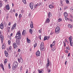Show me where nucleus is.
Wrapping results in <instances>:
<instances>
[{
	"label": "nucleus",
	"mask_w": 73,
	"mask_h": 73,
	"mask_svg": "<svg viewBox=\"0 0 73 73\" xmlns=\"http://www.w3.org/2000/svg\"><path fill=\"white\" fill-rule=\"evenodd\" d=\"M15 38L16 39L18 40H20L21 38V33H20V31H19L17 33Z\"/></svg>",
	"instance_id": "obj_1"
},
{
	"label": "nucleus",
	"mask_w": 73,
	"mask_h": 73,
	"mask_svg": "<svg viewBox=\"0 0 73 73\" xmlns=\"http://www.w3.org/2000/svg\"><path fill=\"white\" fill-rule=\"evenodd\" d=\"M18 66V62H14L13 63V66H12V69L14 70H15L17 68Z\"/></svg>",
	"instance_id": "obj_2"
},
{
	"label": "nucleus",
	"mask_w": 73,
	"mask_h": 73,
	"mask_svg": "<svg viewBox=\"0 0 73 73\" xmlns=\"http://www.w3.org/2000/svg\"><path fill=\"white\" fill-rule=\"evenodd\" d=\"M40 48L41 51H42L43 50H45L44 49V42H42L40 46Z\"/></svg>",
	"instance_id": "obj_3"
},
{
	"label": "nucleus",
	"mask_w": 73,
	"mask_h": 73,
	"mask_svg": "<svg viewBox=\"0 0 73 73\" xmlns=\"http://www.w3.org/2000/svg\"><path fill=\"white\" fill-rule=\"evenodd\" d=\"M60 32V29L59 27H56L55 29V33L56 34H58Z\"/></svg>",
	"instance_id": "obj_4"
},
{
	"label": "nucleus",
	"mask_w": 73,
	"mask_h": 73,
	"mask_svg": "<svg viewBox=\"0 0 73 73\" xmlns=\"http://www.w3.org/2000/svg\"><path fill=\"white\" fill-rule=\"evenodd\" d=\"M18 45H19L20 44V39H16V43Z\"/></svg>",
	"instance_id": "obj_5"
},
{
	"label": "nucleus",
	"mask_w": 73,
	"mask_h": 73,
	"mask_svg": "<svg viewBox=\"0 0 73 73\" xmlns=\"http://www.w3.org/2000/svg\"><path fill=\"white\" fill-rule=\"evenodd\" d=\"M18 61L20 63V62H21L22 63L23 62V58H21V57H19V58L18 59Z\"/></svg>",
	"instance_id": "obj_6"
},
{
	"label": "nucleus",
	"mask_w": 73,
	"mask_h": 73,
	"mask_svg": "<svg viewBox=\"0 0 73 73\" xmlns=\"http://www.w3.org/2000/svg\"><path fill=\"white\" fill-rule=\"evenodd\" d=\"M33 3H30V4L29 5V6L31 8V9H32H32H33Z\"/></svg>",
	"instance_id": "obj_7"
},
{
	"label": "nucleus",
	"mask_w": 73,
	"mask_h": 73,
	"mask_svg": "<svg viewBox=\"0 0 73 73\" xmlns=\"http://www.w3.org/2000/svg\"><path fill=\"white\" fill-rule=\"evenodd\" d=\"M16 23H15L14 25H13V26L11 27V31H13L14 29H15V28H16Z\"/></svg>",
	"instance_id": "obj_8"
},
{
	"label": "nucleus",
	"mask_w": 73,
	"mask_h": 73,
	"mask_svg": "<svg viewBox=\"0 0 73 73\" xmlns=\"http://www.w3.org/2000/svg\"><path fill=\"white\" fill-rule=\"evenodd\" d=\"M50 62L49 61V59H47V63L46 64V68H48L49 66V63Z\"/></svg>",
	"instance_id": "obj_9"
},
{
	"label": "nucleus",
	"mask_w": 73,
	"mask_h": 73,
	"mask_svg": "<svg viewBox=\"0 0 73 73\" xmlns=\"http://www.w3.org/2000/svg\"><path fill=\"white\" fill-rule=\"evenodd\" d=\"M0 28L1 29H3V28H4V23H2L0 25Z\"/></svg>",
	"instance_id": "obj_10"
},
{
	"label": "nucleus",
	"mask_w": 73,
	"mask_h": 73,
	"mask_svg": "<svg viewBox=\"0 0 73 73\" xmlns=\"http://www.w3.org/2000/svg\"><path fill=\"white\" fill-rule=\"evenodd\" d=\"M36 56H40V52L39 50H38L36 52Z\"/></svg>",
	"instance_id": "obj_11"
},
{
	"label": "nucleus",
	"mask_w": 73,
	"mask_h": 73,
	"mask_svg": "<svg viewBox=\"0 0 73 73\" xmlns=\"http://www.w3.org/2000/svg\"><path fill=\"white\" fill-rule=\"evenodd\" d=\"M0 38L1 39V42L3 43V40H4V37L3 36V35H1L0 36Z\"/></svg>",
	"instance_id": "obj_12"
},
{
	"label": "nucleus",
	"mask_w": 73,
	"mask_h": 73,
	"mask_svg": "<svg viewBox=\"0 0 73 73\" xmlns=\"http://www.w3.org/2000/svg\"><path fill=\"white\" fill-rule=\"evenodd\" d=\"M13 46H14V49H16V48L18 47L17 44H16V43H14V44H13Z\"/></svg>",
	"instance_id": "obj_13"
},
{
	"label": "nucleus",
	"mask_w": 73,
	"mask_h": 73,
	"mask_svg": "<svg viewBox=\"0 0 73 73\" xmlns=\"http://www.w3.org/2000/svg\"><path fill=\"white\" fill-rule=\"evenodd\" d=\"M30 27L31 28H33V22H32V21H31V23H30Z\"/></svg>",
	"instance_id": "obj_14"
},
{
	"label": "nucleus",
	"mask_w": 73,
	"mask_h": 73,
	"mask_svg": "<svg viewBox=\"0 0 73 73\" xmlns=\"http://www.w3.org/2000/svg\"><path fill=\"white\" fill-rule=\"evenodd\" d=\"M5 54L6 57H7L8 56V52L6 50L5 51Z\"/></svg>",
	"instance_id": "obj_15"
},
{
	"label": "nucleus",
	"mask_w": 73,
	"mask_h": 73,
	"mask_svg": "<svg viewBox=\"0 0 73 73\" xmlns=\"http://www.w3.org/2000/svg\"><path fill=\"white\" fill-rule=\"evenodd\" d=\"M25 33H26V30H23V31L22 33V35H23V36H25Z\"/></svg>",
	"instance_id": "obj_16"
},
{
	"label": "nucleus",
	"mask_w": 73,
	"mask_h": 73,
	"mask_svg": "<svg viewBox=\"0 0 73 73\" xmlns=\"http://www.w3.org/2000/svg\"><path fill=\"white\" fill-rule=\"evenodd\" d=\"M29 32L31 35H32L33 34V29H31L29 30Z\"/></svg>",
	"instance_id": "obj_17"
},
{
	"label": "nucleus",
	"mask_w": 73,
	"mask_h": 73,
	"mask_svg": "<svg viewBox=\"0 0 73 73\" xmlns=\"http://www.w3.org/2000/svg\"><path fill=\"white\" fill-rule=\"evenodd\" d=\"M49 7L50 9H53L54 8V6L52 5H49Z\"/></svg>",
	"instance_id": "obj_18"
},
{
	"label": "nucleus",
	"mask_w": 73,
	"mask_h": 73,
	"mask_svg": "<svg viewBox=\"0 0 73 73\" xmlns=\"http://www.w3.org/2000/svg\"><path fill=\"white\" fill-rule=\"evenodd\" d=\"M64 17H68V13H67L66 12H65L64 13Z\"/></svg>",
	"instance_id": "obj_19"
},
{
	"label": "nucleus",
	"mask_w": 73,
	"mask_h": 73,
	"mask_svg": "<svg viewBox=\"0 0 73 73\" xmlns=\"http://www.w3.org/2000/svg\"><path fill=\"white\" fill-rule=\"evenodd\" d=\"M5 48V44L4 43L3 44L2 46V49H4Z\"/></svg>",
	"instance_id": "obj_20"
},
{
	"label": "nucleus",
	"mask_w": 73,
	"mask_h": 73,
	"mask_svg": "<svg viewBox=\"0 0 73 73\" xmlns=\"http://www.w3.org/2000/svg\"><path fill=\"white\" fill-rule=\"evenodd\" d=\"M6 8L7 10H9L10 8H9V5H6Z\"/></svg>",
	"instance_id": "obj_21"
},
{
	"label": "nucleus",
	"mask_w": 73,
	"mask_h": 73,
	"mask_svg": "<svg viewBox=\"0 0 73 73\" xmlns=\"http://www.w3.org/2000/svg\"><path fill=\"white\" fill-rule=\"evenodd\" d=\"M72 36H70L69 38V41H72Z\"/></svg>",
	"instance_id": "obj_22"
},
{
	"label": "nucleus",
	"mask_w": 73,
	"mask_h": 73,
	"mask_svg": "<svg viewBox=\"0 0 73 73\" xmlns=\"http://www.w3.org/2000/svg\"><path fill=\"white\" fill-rule=\"evenodd\" d=\"M50 21V20H49V18H48L46 20V23H49Z\"/></svg>",
	"instance_id": "obj_23"
},
{
	"label": "nucleus",
	"mask_w": 73,
	"mask_h": 73,
	"mask_svg": "<svg viewBox=\"0 0 73 73\" xmlns=\"http://www.w3.org/2000/svg\"><path fill=\"white\" fill-rule=\"evenodd\" d=\"M68 27L69 28H72V25H71L68 24Z\"/></svg>",
	"instance_id": "obj_24"
},
{
	"label": "nucleus",
	"mask_w": 73,
	"mask_h": 73,
	"mask_svg": "<svg viewBox=\"0 0 73 73\" xmlns=\"http://www.w3.org/2000/svg\"><path fill=\"white\" fill-rule=\"evenodd\" d=\"M3 6V5L2 4V1H1V0H0V7H1Z\"/></svg>",
	"instance_id": "obj_25"
},
{
	"label": "nucleus",
	"mask_w": 73,
	"mask_h": 73,
	"mask_svg": "<svg viewBox=\"0 0 73 73\" xmlns=\"http://www.w3.org/2000/svg\"><path fill=\"white\" fill-rule=\"evenodd\" d=\"M36 5L37 6V7H39V6H40V5H41V3H38L36 4Z\"/></svg>",
	"instance_id": "obj_26"
},
{
	"label": "nucleus",
	"mask_w": 73,
	"mask_h": 73,
	"mask_svg": "<svg viewBox=\"0 0 73 73\" xmlns=\"http://www.w3.org/2000/svg\"><path fill=\"white\" fill-rule=\"evenodd\" d=\"M27 41L28 43H30V42H31V40H30L28 39V38H27Z\"/></svg>",
	"instance_id": "obj_27"
},
{
	"label": "nucleus",
	"mask_w": 73,
	"mask_h": 73,
	"mask_svg": "<svg viewBox=\"0 0 73 73\" xmlns=\"http://www.w3.org/2000/svg\"><path fill=\"white\" fill-rule=\"evenodd\" d=\"M7 62H8V59H7V58H6L4 61V63L6 64Z\"/></svg>",
	"instance_id": "obj_28"
},
{
	"label": "nucleus",
	"mask_w": 73,
	"mask_h": 73,
	"mask_svg": "<svg viewBox=\"0 0 73 73\" xmlns=\"http://www.w3.org/2000/svg\"><path fill=\"white\" fill-rule=\"evenodd\" d=\"M51 16L52 14H51V13L49 12L48 14V17H50V16Z\"/></svg>",
	"instance_id": "obj_29"
},
{
	"label": "nucleus",
	"mask_w": 73,
	"mask_h": 73,
	"mask_svg": "<svg viewBox=\"0 0 73 73\" xmlns=\"http://www.w3.org/2000/svg\"><path fill=\"white\" fill-rule=\"evenodd\" d=\"M23 2L24 4H27V1H26V0H23Z\"/></svg>",
	"instance_id": "obj_30"
},
{
	"label": "nucleus",
	"mask_w": 73,
	"mask_h": 73,
	"mask_svg": "<svg viewBox=\"0 0 73 73\" xmlns=\"http://www.w3.org/2000/svg\"><path fill=\"white\" fill-rule=\"evenodd\" d=\"M38 32L39 33H42V29H40L38 31Z\"/></svg>",
	"instance_id": "obj_31"
},
{
	"label": "nucleus",
	"mask_w": 73,
	"mask_h": 73,
	"mask_svg": "<svg viewBox=\"0 0 73 73\" xmlns=\"http://www.w3.org/2000/svg\"><path fill=\"white\" fill-rule=\"evenodd\" d=\"M52 51H54V50H56V47H54L52 48Z\"/></svg>",
	"instance_id": "obj_32"
},
{
	"label": "nucleus",
	"mask_w": 73,
	"mask_h": 73,
	"mask_svg": "<svg viewBox=\"0 0 73 73\" xmlns=\"http://www.w3.org/2000/svg\"><path fill=\"white\" fill-rule=\"evenodd\" d=\"M63 44L64 45V47H65V46H66V44L65 42V41H63Z\"/></svg>",
	"instance_id": "obj_33"
},
{
	"label": "nucleus",
	"mask_w": 73,
	"mask_h": 73,
	"mask_svg": "<svg viewBox=\"0 0 73 73\" xmlns=\"http://www.w3.org/2000/svg\"><path fill=\"white\" fill-rule=\"evenodd\" d=\"M38 72L39 73H43V70H39Z\"/></svg>",
	"instance_id": "obj_34"
},
{
	"label": "nucleus",
	"mask_w": 73,
	"mask_h": 73,
	"mask_svg": "<svg viewBox=\"0 0 73 73\" xmlns=\"http://www.w3.org/2000/svg\"><path fill=\"white\" fill-rule=\"evenodd\" d=\"M66 4H69V0H66Z\"/></svg>",
	"instance_id": "obj_35"
},
{
	"label": "nucleus",
	"mask_w": 73,
	"mask_h": 73,
	"mask_svg": "<svg viewBox=\"0 0 73 73\" xmlns=\"http://www.w3.org/2000/svg\"><path fill=\"white\" fill-rule=\"evenodd\" d=\"M48 40V39L47 38V37H46V36H44V40L45 41V40Z\"/></svg>",
	"instance_id": "obj_36"
},
{
	"label": "nucleus",
	"mask_w": 73,
	"mask_h": 73,
	"mask_svg": "<svg viewBox=\"0 0 73 73\" xmlns=\"http://www.w3.org/2000/svg\"><path fill=\"white\" fill-rule=\"evenodd\" d=\"M0 66L1 68H3L4 67V66L3 65V64H1L0 65Z\"/></svg>",
	"instance_id": "obj_37"
},
{
	"label": "nucleus",
	"mask_w": 73,
	"mask_h": 73,
	"mask_svg": "<svg viewBox=\"0 0 73 73\" xmlns=\"http://www.w3.org/2000/svg\"><path fill=\"white\" fill-rule=\"evenodd\" d=\"M10 65H11V63H9L8 66H9V69H11V66Z\"/></svg>",
	"instance_id": "obj_38"
},
{
	"label": "nucleus",
	"mask_w": 73,
	"mask_h": 73,
	"mask_svg": "<svg viewBox=\"0 0 73 73\" xmlns=\"http://www.w3.org/2000/svg\"><path fill=\"white\" fill-rule=\"evenodd\" d=\"M66 50H70V48H69V47H66Z\"/></svg>",
	"instance_id": "obj_39"
},
{
	"label": "nucleus",
	"mask_w": 73,
	"mask_h": 73,
	"mask_svg": "<svg viewBox=\"0 0 73 73\" xmlns=\"http://www.w3.org/2000/svg\"><path fill=\"white\" fill-rule=\"evenodd\" d=\"M21 17H22V15H21V14H20L19 15V17L20 20L21 19Z\"/></svg>",
	"instance_id": "obj_40"
},
{
	"label": "nucleus",
	"mask_w": 73,
	"mask_h": 73,
	"mask_svg": "<svg viewBox=\"0 0 73 73\" xmlns=\"http://www.w3.org/2000/svg\"><path fill=\"white\" fill-rule=\"evenodd\" d=\"M62 21V19H58V22H60Z\"/></svg>",
	"instance_id": "obj_41"
},
{
	"label": "nucleus",
	"mask_w": 73,
	"mask_h": 73,
	"mask_svg": "<svg viewBox=\"0 0 73 73\" xmlns=\"http://www.w3.org/2000/svg\"><path fill=\"white\" fill-rule=\"evenodd\" d=\"M54 45H55V41H54L52 43V45L53 46H54Z\"/></svg>",
	"instance_id": "obj_42"
},
{
	"label": "nucleus",
	"mask_w": 73,
	"mask_h": 73,
	"mask_svg": "<svg viewBox=\"0 0 73 73\" xmlns=\"http://www.w3.org/2000/svg\"><path fill=\"white\" fill-rule=\"evenodd\" d=\"M11 49H12V46H10L9 47V50H11Z\"/></svg>",
	"instance_id": "obj_43"
},
{
	"label": "nucleus",
	"mask_w": 73,
	"mask_h": 73,
	"mask_svg": "<svg viewBox=\"0 0 73 73\" xmlns=\"http://www.w3.org/2000/svg\"><path fill=\"white\" fill-rule=\"evenodd\" d=\"M68 21H71V22H72V21H73V20H72L70 19H69Z\"/></svg>",
	"instance_id": "obj_44"
},
{
	"label": "nucleus",
	"mask_w": 73,
	"mask_h": 73,
	"mask_svg": "<svg viewBox=\"0 0 73 73\" xmlns=\"http://www.w3.org/2000/svg\"><path fill=\"white\" fill-rule=\"evenodd\" d=\"M8 42L9 45H10L11 44V40H9L8 41Z\"/></svg>",
	"instance_id": "obj_45"
},
{
	"label": "nucleus",
	"mask_w": 73,
	"mask_h": 73,
	"mask_svg": "<svg viewBox=\"0 0 73 73\" xmlns=\"http://www.w3.org/2000/svg\"><path fill=\"white\" fill-rule=\"evenodd\" d=\"M65 52L66 53H68V50H65Z\"/></svg>",
	"instance_id": "obj_46"
},
{
	"label": "nucleus",
	"mask_w": 73,
	"mask_h": 73,
	"mask_svg": "<svg viewBox=\"0 0 73 73\" xmlns=\"http://www.w3.org/2000/svg\"><path fill=\"white\" fill-rule=\"evenodd\" d=\"M46 37H47V39H48V40L49 39V38H50V36H46Z\"/></svg>",
	"instance_id": "obj_47"
},
{
	"label": "nucleus",
	"mask_w": 73,
	"mask_h": 73,
	"mask_svg": "<svg viewBox=\"0 0 73 73\" xmlns=\"http://www.w3.org/2000/svg\"><path fill=\"white\" fill-rule=\"evenodd\" d=\"M36 46H37V44H34V46L35 48V47H36Z\"/></svg>",
	"instance_id": "obj_48"
},
{
	"label": "nucleus",
	"mask_w": 73,
	"mask_h": 73,
	"mask_svg": "<svg viewBox=\"0 0 73 73\" xmlns=\"http://www.w3.org/2000/svg\"><path fill=\"white\" fill-rule=\"evenodd\" d=\"M35 8H37V4H36L35 5Z\"/></svg>",
	"instance_id": "obj_49"
},
{
	"label": "nucleus",
	"mask_w": 73,
	"mask_h": 73,
	"mask_svg": "<svg viewBox=\"0 0 73 73\" xmlns=\"http://www.w3.org/2000/svg\"><path fill=\"white\" fill-rule=\"evenodd\" d=\"M69 19L68 18L66 17H65V19L66 20H69Z\"/></svg>",
	"instance_id": "obj_50"
},
{
	"label": "nucleus",
	"mask_w": 73,
	"mask_h": 73,
	"mask_svg": "<svg viewBox=\"0 0 73 73\" xmlns=\"http://www.w3.org/2000/svg\"><path fill=\"white\" fill-rule=\"evenodd\" d=\"M18 16V14L17 13H16L15 14V16H16V17H17Z\"/></svg>",
	"instance_id": "obj_51"
},
{
	"label": "nucleus",
	"mask_w": 73,
	"mask_h": 73,
	"mask_svg": "<svg viewBox=\"0 0 73 73\" xmlns=\"http://www.w3.org/2000/svg\"><path fill=\"white\" fill-rule=\"evenodd\" d=\"M51 4H52V5H54L55 3H54V2H52Z\"/></svg>",
	"instance_id": "obj_52"
},
{
	"label": "nucleus",
	"mask_w": 73,
	"mask_h": 73,
	"mask_svg": "<svg viewBox=\"0 0 73 73\" xmlns=\"http://www.w3.org/2000/svg\"><path fill=\"white\" fill-rule=\"evenodd\" d=\"M21 13H24V10H22L21 11Z\"/></svg>",
	"instance_id": "obj_53"
},
{
	"label": "nucleus",
	"mask_w": 73,
	"mask_h": 73,
	"mask_svg": "<svg viewBox=\"0 0 73 73\" xmlns=\"http://www.w3.org/2000/svg\"><path fill=\"white\" fill-rule=\"evenodd\" d=\"M8 18H9V17L8 16H7L6 17V19H8Z\"/></svg>",
	"instance_id": "obj_54"
},
{
	"label": "nucleus",
	"mask_w": 73,
	"mask_h": 73,
	"mask_svg": "<svg viewBox=\"0 0 73 73\" xmlns=\"http://www.w3.org/2000/svg\"><path fill=\"white\" fill-rule=\"evenodd\" d=\"M26 73H28V70H27L26 72Z\"/></svg>",
	"instance_id": "obj_55"
},
{
	"label": "nucleus",
	"mask_w": 73,
	"mask_h": 73,
	"mask_svg": "<svg viewBox=\"0 0 73 73\" xmlns=\"http://www.w3.org/2000/svg\"><path fill=\"white\" fill-rule=\"evenodd\" d=\"M50 70H48V73H50Z\"/></svg>",
	"instance_id": "obj_56"
},
{
	"label": "nucleus",
	"mask_w": 73,
	"mask_h": 73,
	"mask_svg": "<svg viewBox=\"0 0 73 73\" xmlns=\"http://www.w3.org/2000/svg\"><path fill=\"white\" fill-rule=\"evenodd\" d=\"M12 36H13V33H11L10 35V36H11V37H12Z\"/></svg>",
	"instance_id": "obj_57"
},
{
	"label": "nucleus",
	"mask_w": 73,
	"mask_h": 73,
	"mask_svg": "<svg viewBox=\"0 0 73 73\" xmlns=\"http://www.w3.org/2000/svg\"><path fill=\"white\" fill-rule=\"evenodd\" d=\"M8 25H9V26H10V25H11V22H9V24H8Z\"/></svg>",
	"instance_id": "obj_58"
},
{
	"label": "nucleus",
	"mask_w": 73,
	"mask_h": 73,
	"mask_svg": "<svg viewBox=\"0 0 73 73\" xmlns=\"http://www.w3.org/2000/svg\"><path fill=\"white\" fill-rule=\"evenodd\" d=\"M39 37L40 40H41V35L39 36Z\"/></svg>",
	"instance_id": "obj_59"
},
{
	"label": "nucleus",
	"mask_w": 73,
	"mask_h": 73,
	"mask_svg": "<svg viewBox=\"0 0 73 73\" xmlns=\"http://www.w3.org/2000/svg\"><path fill=\"white\" fill-rule=\"evenodd\" d=\"M2 68L3 70V71H4V67H2Z\"/></svg>",
	"instance_id": "obj_60"
},
{
	"label": "nucleus",
	"mask_w": 73,
	"mask_h": 73,
	"mask_svg": "<svg viewBox=\"0 0 73 73\" xmlns=\"http://www.w3.org/2000/svg\"><path fill=\"white\" fill-rule=\"evenodd\" d=\"M18 52H20V49H18Z\"/></svg>",
	"instance_id": "obj_61"
},
{
	"label": "nucleus",
	"mask_w": 73,
	"mask_h": 73,
	"mask_svg": "<svg viewBox=\"0 0 73 73\" xmlns=\"http://www.w3.org/2000/svg\"><path fill=\"white\" fill-rule=\"evenodd\" d=\"M50 46L51 48H52V44H50Z\"/></svg>",
	"instance_id": "obj_62"
},
{
	"label": "nucleus",
	"mask_w": 73,
	"mask_h": 73,
	"mask_svg": "<svg viewBox=\"0 0 73 73\" xmlns=\"http://www.w3.org/2000/svg\"><path fill=\"white\" fill-rule=\"evenodd\" d=\"M10 28V27H8V28H7V29H8V30H9H9Z\"/></svg>",
	"instance_id": "obj_63"
},
{
	"label": "nucleus",
	"mask_w": 73,
	"mask_h": 73,
	"mask_svg": "<svg viewBox=\"0 0 73 73\" xmlns=\"http://www.w3.org/2000/svg\"><path fill=\"white\" fill-rule=\"evenodd\" d=\"M70 17H71V19H73V17H72V16L70 15Z\"/></svg>",
	"instance_id": "obj_64"
}]
</instances>
